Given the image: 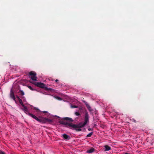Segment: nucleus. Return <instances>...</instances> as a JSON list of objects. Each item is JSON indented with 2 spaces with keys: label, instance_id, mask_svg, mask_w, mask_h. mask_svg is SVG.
<instances>
[{
  "label": "nucleus",
  "instance_id": "nucleus-19",
  "mask_svg": "<svg viewBox=\"0 0 154 154\" xmlns=\"http://www.w3.org/2000/svg\"><path fill=\"white\" fill-rule=\"evenodd\" d=\"M88 130L89 131H91V128H89V129H88Z\"/></svg>",
  "mask_w": 154,
  "mask_h": 154
},
{
  "label": "nucleus",
  "instance_id": "nucleus-15",
  "mask_svg": "<svg viewBox=\"0 0 154 154\" xmlns=\"http://www.w3.org/2000/svg\"><path fill=\"white\" fill-rule=\"evenodd\" d=\"M20 92L21 94L22 95H23L24 94V93L23 91L20 90Z\"/></svg>",
  "mask_w": 154,
  "mask_h": 154
},
{
  "label": "nucleus",
  "instance_id": "nucleus-20",
  "mask_svg": "<svg viewBox=\"0 0 154 154\" xmlns=\"http://www.w3.org/2000/svg\"><path fill=\"white\" fill-rule=\"evenodd\" d=\"M58 81V80L57 79H56V82H57V81Z\"/></svg>",
  "mask_w": 154,
  "mask_h": 154
},
{
  "label": "nucleus",
  "instance_id": "nucleus-5",
  "mask_svg": "<svg viewBox=\"0 0 154 154\" xmlns=\"http://www.w3.org/2000/svg\"><path fill=\"white\" fill-rule=\"evenodd\" d=\"M46 118L40 117L38 121L41 123H46Z\"/></svg>",
  "mask_w": 154,
  "mask_h": 154
},
{
  "label": "nucleus",
  "instance_id": "nucleus-2",
  "mask_svg": "<svg viewBox=\"0 0 154 154\" xmlns=\"http://www.w3.org/2000/svg\"><path fill=\"white\" fill-rule=\"evenodd\" d=\"M60 123L64 125H67L70 128L72 129H76L77 128V125L72 123H69L65 121H60Z\"/></svg>",
  "mask_w": 154,
  "mask_h": 154
},
{
  "label": "nucleus",
  "instance_id": "nucleus-6",
  "mask_svg": "<svg viewBox=\"0 0 154 154\" xmlns=\"http://www.w3.org/2000/svg\"><path fill=\"white\" fill-rule=\"evenodd\" d=\"M18 101L20 103L21 105L24 108V109H25V110H27V108L24 106V105H23V103L22 100L20 99L19 97H18Z\"/></svg>",
  "mask_w": 154,
  "mask_h": 154
},
{
  "label": "nucleus",
  "instance_id": "nucleus-12",
  "mask_svg": "<svg viewBox=\"0 0 154 154\" xmlns=\"http://www.w3.org/2000/svg\"><path fill=\"white\" fill-rule=\"evenodd\" d=\"M46 123H51L52 122V120L49 119L48 118H46Z\"/></svg>",
  "mask_w": 154,
  "mask_h": 154
},
{
  "label": "nucleus",
  "instance_id": "nucleus-13",
  "mask_svg": "<svg viewBox=\"0 0 154 154\" xmlns=\"http://www.w3.org/2000/svg\"><path fill=\"white\" fill-rule=\"evenodd\" d=\"M64 119L66 120H68L69 121H70V122L73 121V120H72V119H71V118H68V117L64 118Z\"/></svg>",
  "mask_w": 154,
  "mask_h": 154
},
{
  "label": "nucleus",
  "instance_id": "nucleus-9",
  "mask_svg": "<svg viewBox=\"0 0 154 154\" xmlns=\"http://www.w3.org/2000/svg\"><path fill=\"white\" fill-rule=\"evenodd\" d=\"M29 115L32 118L35 119V120H36L37 121H38L39 119L36 116L32 114H30Z\"/></svg>",
  "mask_w": 154,
  "mask_h": 154
},
{
  "label": "nucleus",
  "instance_id": "nucleus-11",
  "mask_svg": "<svg viewBox=\"0 0 154 154\" xmlns=\"http://www.w3.org/2000/svg\"><path fill=\"white\" fill-rule=\"evenodd\" d=\"M63 137L66 139H69V137L68 135L64 134L63 135Z\"/></svg>",
  "mask_w": 154,
  "mask_h": 154
},
{
  "label": "nucleus",
  "instance_id": "nucleus-14",
  "mask_svg": "<svg viewBox=\"0 0 154 154\" xmlns=\"http://www.w3.org/2000/svg\"><path fill=\"white\" fill-rule=\"evenodd\" d=\"M93 134V132H91L89 134H88L87 135V137H90Z\"/></svg>",
  "mask_w": 154,
  "mask_h": 154
},
{
  "label": "nucleus",
  "instance_id": "nucleus-4",
  "mask_svg": "<svg viewBox=\"0 0 154 154\" xmlns=\"http://www.w3.org/2000/svg\"><path fill=\"white\" fill-rule=\"evenodd\" d=\"M29 74L30 75V78L32 79L34 81L37 80V77L36 76V73L33 71H31L29 72Z\"/></svg>",
  "mask_w": 154,
  "mask_h": 154
},
{
  "label": "nucleus",
  "instance_id": "nucleus-3",
  "mask_svg": "<svg viewBox=\"0 0 154 154\" xmlns=\"http://www.w3.org/2000/svg\"><path fill=\"white\" fill-rule=\"evenodd\" d=\"M36 86L42 88H45V85L44 83L42 82H31Z\"/></svg>",
  "mask_w": 154,
  "mask_h": 154
},
{
  "label": "nucleus",
  "instance_id": "nucleus-16",
  "mask_svg": "<svg viewBox=\"0 0 154 154\" xmlns=\"http://www.w3.org/2000/svg\"><path fill=\"white\" fill-rule=\"evenodd\" d=\"M29 88L31 90H33L34 89L31 87L30 86H28Z\"/></svg>",
  "mask_w": 154,
  "mask_h": 154
},
{
  "label": "nucleus",
  "instance_id": "nucleus-8",
  "mask_svg": "<svg viewBox=\"0 0 154 154\" xmlns=\"http://www.w3.org/2000/svg\"><path fill=\"white\" fill-rule=\"evenodd\" d=\"M104 150L105 151H107L111 149V148L110 146L108 145H105L104 146Z\"/></svg>",
  "mask_w": 154,
  "mask_h": 154
},
{
  "label": "nucleus",
  "instance_id": "nucleus-7",
  "mask_svg": "<svg viewBox=\"0 0 154 154\" xmlns=\"http://www.w3.org/2000/svg\"><path fill=\"white\" fill-rule=\"evenodd\" d=\"M10 96L14 100H15V97L14 93V92L12 90H11Z\"/></svg>",
  "mask_w": 154,
  "mask_h": 154
},
{
  "label": "nucleus",
  "instance_id": "nucleus-10",
  "mask_svg": "<svg viewBox=\"0 0 154 154\" xmlns=\"http://www.w3.org/2000/svg\"><path fill=\"white\" fill-rule=\"evenodd\" d=\"M94 149L93 148H91V149L88 150L87 151V152L89 153L93 152L94 151Z\"/></svg>",
  "mask_w": 154,
  "mask_h": 154
},
{
  "label": "nucleus",
  "instance_id": "nucleus-17",
  "mask_svg": "<svg viewBox=\"0 0 154 154\" xmlns=\"http://www.w3.org/2000/svg\"><path fill=\"white\" fill-rule=\"evenodd\" d=\"M75 114L76 115V116H79L80 115V114L79 112H75Z\"/></svg>",
  "mask_w": 154,
  "mask_h": 154
},
{
  "label": "nucleus",
  "instance_id": "nucleus-1",
  "mask_svg": "<svg viewBox=\"0 0 154 154\" xmlns=\"http://www.w3.org/2000/svg\"><path fill=\"white\" fill-rule=\"evenodd\" d=\"M88 121V115L86 113L85 117V122L84 123H80L78 125H76L77 126V128L76 129L78 131H81V129L80 128L83 127Z\"/></svg>",
  "mask_w": 154,
  "mask_h": 154
},
{
  "label": "nucleus",
  "instance_id": "nucleus-21",
  "mask_svg": "<svg viewBox=\"0 0 154 154\" xmlns=\"http://www.w3.org/2000/svg\"><path fill=\"white\" fill-rule=\"evenodd\" d=\"M125 154H129L127 153H125Z\"/></svg>",
  "mask_w": 154,
  "mask_h": 154
},
{
  "label": "nucleus",
  "instance_id": "nucleus-18",
  "mask_svg": "<svg viewBox=\"0 0 154 154\" xmlns=\"http://www.w3.org/2000/svg\"><path fill=\"white\" fill-rule=\"evenodd\" d=\"M0 154H5V153L3 151H0Z\"/></svg>",
  "mask_w": 154,
  "mask_h": 154
}]
</instances>
